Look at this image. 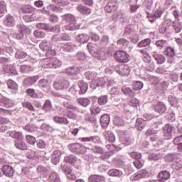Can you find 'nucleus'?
<instances>
[{
    "mask_svg": "<svg viewBox=\"0 0 182 182\" xmlns=\"http://www.w3.org/2000/svg\"><path fill=\"white\" fill-rule=\"evenodd\" d=\"M77 103L84 107H86L90 105V100L87 98H78L77 99Z\"/></svg>",
    "mask_w": 182,
    "mask_h": 182,
    "instance_id": "38",
    "label": "nucleus"
},
{
    "mask_svg": "<svg viewBox=\"0 0 182 182\" xmlns=\"http://www.w3.org/2000/svg\"><path fill=\"white\" fill-rule=\"evenodd\" d=\"M117 44L119 48H124V46H127V45H129V41L125 38H120L117 41Z\"/></svg>",
    "mask_w": 182,
    "mask_h": 182,
    "instance_id": "48",
    "label": "nucleus"
},
{
    "mask_svg": "<svg viewBox=\"0 0 182 182\" xmlns=\"http://www.w3.org/2000/svg\"><path fill=\"white\" fill-rule=\"evenodd\" d=\"M102 112V109L99 107L92 106L90 108V112L91 114H94V116H96V114H99Z\"/></svg>",
    "mask_w": 182,
    "mask_h": 182,
    "instance_id": "55",
    "label": "nucleus"
},
{
    "mask_svg": "<svg viewBox=\"0 0 182 182\" xmlns=\"http://www.w3.org/2000/svg\"><path fill=\"white\" fill-rule=\"evenodd\" d=\"M155 112H157L161 114H162V113H164V112H166V105H164V103L161 102H158L155 106Z\"/></svg>",
    "mask_w": 182,
    "mask_h": 182,
    "instance_id": "28",
    "label": "nucleus"
},
{
    "mask_svg": "<svg viewBox=\"0 0 182 182\" xmlns=\"http://www.w3.org/2000/svg\"><path fill=\"white\" fill-rule=\"evenodd\" d=\"M14 146L18 150H22L23 151L28 150V145L22 139L16 140L14 141Z\"/></svg>",
    "mask_w": 182,
    "mask_h": 182,
    "instance_id": "9",
    "label": "nucleus"
},
{
    "mask_svg": "<svg viewBox=\"0 0 182 182\" xmlns=\"http://www.w3.org/2000/svg\"><path fill=\"white\" fill-rule=\"evenodd\" d=\"M81 141H92V143H99V136H90L81 138Z\"/></svg>",
    "mask_w": 182,
    "mask_h": 182,
    "instance_id": "39",
    "label": "nucleus"
},
{
    "mask_svg": "<svg viewBox=\"0 0 182 182\" xmlns=\"http://www.w3.org/2000/svg\"><path fill=\"white\" fill-rule=\"evenodd\" d=\"M46 56L48 58L46 59H54L55 58H53V56H56V50H53L52 48L47 50L46 53Z\"/></svg>",
    "mask_w": 182,
    "mask_h": 182,
    "instance_id": "45",
    "label": "nucleus"
},
{
    "mask_svg": "<svg viewBox=\"0 0 182 182\" xmlns=\"http://www.w3.org/2000/svg\"><path fill=\"white\" fill-rule=\"evenodd\" d=\"M136 127L139 132H141L144 127H146V124H144V119L141 118L136 119Z\"/></svg>",
    "mask_w": 182,
    "mask_h": 182,
    "instance_id": "30",
    "label": "nucleus"
},
{
    "mask_svg": "<svg viewBox=\"0 0 182 182\" xmlns=\"http://www.w3.org/2000/svg\"><path fill=\"white\" fill-rule=\"evenodd\" d=\"M26 140L28 144L33 145L35 143H36V139L32 135H26Z\"/></svg>",
    "mask_w": 182,
    "mask_h": 182,
    "instance_id": "54",
    "label": "nucleus"
},
{
    "mask_svg": "<svg viewBox=\"0 0 182 182\" xmlns=\"http://www.w3.org/2000/svg\"><path fill=\"white\" fill-rule=\"evenodd\" d=\"M17 28L20 33L16 35V38L17 39H21V38H23V34L22 33V32L25 31V26L19 24V25H17Z\"/></svg>",
    "mask_w": 182,
    "mask_h": 182,
    "instance_id": "53",
    "label": "nucleus"
},
{
    "mask_svg": "<svg viewBox=\"0 0 182 182\" xmlns=\"http://www.w3.org/2000/svg\"><path fill=\"white\" fill-rule=\"evenodd\" d=\"M78 86L80 88V93L81 95H83L86 93V92H87V87H88L87 84L83 82V80H80L78 82Z\"/></svg>",
    "mask_w": 182,
    "mask_h": 182,
    "instance_id": "31",
    "label": "nucleus"
},
{
    "mask_svg": "<svg viewBox=\"0 0 182 182\" xmlns=\"http://www.w3.org/2000/svg\"><path fill=\"white\" fill-rule=\"evenodd\" d=\"M172 26L173 28V31H175V33H180L182 29L181 22L178 20H175L173 21Z\"/></svg>",
    "mask_w": 182,
    "mask_h": 182,
    "instance_id": "25",
    "label": "nucleus"
},
{
    "mask_svg": "<svg viewBox=\"0 0 182 182\" xmlns=\"http://www.w3.org/2000/svg\"><path fill=\"white\" fill-rule=\"evenodd\" d=\"M1 170L6 177H12L14 176V168L9 165H4Z\"/></svg>",
    "mask_w": 182,
    "mask_h": 182,
    "instance_id": "15",
    "label": "nucleus"
},
{
    "mask_svg": "<svg viewBox=\"0 0 182 182\" xmlns=\"http://www.w3.org/2000/svg\"><path fill=\"white\" fill-rule=\"evenodd\" d=\"M95 83L97 84V86H104L106 83V80L103 77H99L95 80Z\"/></svg>",
    "mask_w": 182,
    "mask_h": 182,
    "instance_id": "62",
    "label": "nucleus"
},
{
    "mask_svg": "<svg viewBox=\"0 0 182 182\" xmlns=\"http://www.w3.org/2000/svg\"><path fill=\"white\" fill-rule=\"evenodd\" d=\"M44 63H46V65L48 63L50 68H53V69H56V68H59L62 65V62L58 60V58L45 59Z\"/></svg>",
    "mask_w": 182,
    "mask_h": 182,
    "instance_id": "5",
    "label": "nucleus"
},
{
    "mask_svg": "<svg viewBox=\"0 0 182 182\" xmlns=\"http://www.w3.org/2000/svg\"><path fill=\"white\" fill-rule=\"evenodd\" d=\"M6 84H7V86L9 87V89H11V90H18V84L12 80H8L7 82H6Z\"/></svg>",
    "mask_w": 182,
    "mask_h": 182,
    "instance_id": "33",
    "label": "nucleus"
},
{
    "mask_svg": "<svg viewBox=\"0 0 182 182\" xmlns=\"http://www.w3.org/2000/svg\"><path fill=\"white\" fill-rule=\"evenodd\" d=\"M159 30L160 33L162 34L166 33V32H167V33H172L171 31H170V28L166 23L161 24Z\"/></svg>",
    "mask_w": 182,
    "mask_h": 182,
    "instance_id": "35",
    "label": "nucleus"
},
{
    "mask_svg": "<svg viewBox=\"0 0 182 182\" xmlns=\"http://www.w3.org/2000/svg\"><path fill=\"white\" fill-rule=\"evenodd\" d=\"M143 5L146 9L150 11V9H151V6H153V0H145Z\"/></svg>",
    "mask_w": 182,
    "mask_h": 182,
    "instance_id": "57",
    "label": "nucleus"
},
{
    "mask_svg": "<svg viewBox=\"0 0 182 182\" xmlns=\"http://www.w3.org/2000/svg\"><path fill=\"white\" fill-rule=\"evenodd\" d=\"M61 168L65 176H68V174H70V173L73 172V168L68 165H61Z\"/></svg>",
    "mask_w": 182,
    "mask_h": 182,
    "instance_id": "44",
    "label": "nucleus"
},
{
    "mask_svg": "<svg viewBox=\"0 0 182 182\" xmlns=\"http://www.w3.org/2000/svg\"><path fill=\"white\" fill-rule=\"evenodd\" d=\"M49 182H60V177L56 172H53L50 174L48 178Z\"/></svg>",
    "mask_w": 182,
    "mask_h": 182,
    "instance_id": "32",
    "label": "nucleus"
},
{
    "mask_svg": "<svg viewBox=\"0 0 182 182\" xmlns=\"http://www.w3.org/2000/svg\"><path fill=\"white\" fill-rule=\"evenodd\" d=\"M53 120L57 124H64L65 126L69 124V121L68 120V119L63 117L55 116L53 117Z\"/></svg>",
    "mask_w": 182,
    "mask_h": 182,
    "instance_id": "17",
    "label": "nucleus"
},
{
    "mask_svg": "<svg viewBox=\"0 0 182 182\" xmlns=\"http://www.w3.org/2000/svg\"><path fill=\"white\" fill-rule=\"evenodd\" d=\"M130 157L132 159H134V160H139V159H141V154L136 151L131 152L129 154Z\"/></svg>",
    "mask_w": 182,
    "mask_h": 182,
    "instance_id": "61",
    "label": "nucleus"
},
{
    "mask_svg": "<svg viewBox=\"0 0 182 182\" xmlns=\"http://www.w3.org/2000/svg\"><path fill=\"white\" fill-rule=\"evenodd\" d=\"M158 178H159L161 181L168 180V178H170V171H161L158 175Z\"/></svg>",
    "mask_w": 182,
    "mask_h": 182,
    "instance_id": "23",
    "label": "nucleus"
},
{
    "mask_svg": "<svg viewBox=\"0 0 182 182\" xmlns=\"http://www.w3.org/2000/svg\"><path fill=\"white\" fill-rule=\"evenodd\" d=\"M129 58V54L124 50H118L114 54V59L118 63H127Z\"/></svg>",
    "mask_w": 182,
    "mask_h": 182,
    "instance_id": "2",
    "label": "nucleus"
},
{
    "mask_svg": "<svg viewBox=\"0 0 182 182\" xmlns=\"http://www.w3.org/2000/svg\"><path fill=\"white\" fill-rule=\"evenodd\" d=\"M4 24L6 26H9V27L15 26V24H16L15 18H14V16H11V14H8L4 18Z\"/></svg>",
    "mask_w": 182,
    "mask_h": 182,
    "instance_id": "12",
    "label": "nucleus"
},
{
    "mask_svg": "<svg viewBox=\"0 0 182 182\" xmlns=\"http://www.w3.org/2000/svg\"><path fill=\"white\" fill-rule=\"evenodd\" d=\"M150 175L149 174V171L146 169H142L138 171L136 174L132 176L133 180L137 181L140 178H146V177H149Z\"/></svg>",
    "mask_w": 182,
    "mask_h": 182,
    "instance_id": "8",
    "label": "nucleus"
},
{
    "mask_svg": "<svg viewBox=\"0 0 182 182\" xmlns=\"http://www.w3.org/2000/svg\"><path fill=\"white\" fill-rule=\"evenodd\" d=\"M26 93L30 97H32L33 99H36V97H38V95L36 92H35V90L32 88H28L26 90Z\"/></svg>",
    "mask_w": 182,
    "mask_h": 182,
    "instance_id": "50",
    "label": "nucleus"
},
{
    "mask_svg": "<svg viewBox=\"0 0 182 182\" xmlns=\"http://www.w3.org/2000/svg\"><path fill=\"white\" fill-rule=\"evenodd\" d=\"M77 41H80V43H86V42L89 41V39H90V37L87 36V34H80L78 35L77 38Z\"/></svg>",
    "mask_w": 182,
    "mask_h": 182,
    "instance_id": "34",
    "label": "nucleus"
},
{
    "mask_svg": "<svg viewBox=\"0 0 182 182\" xmlns=\"http://www.w3.org/2000/svg\"><path fill=\"white\" fill-rule=\"evenodd\" d=\"M117 72L121 76H127L130 73V67L127 65L122 64L117 68Z\"/></svg>",
    "mask_w": 182,
    "mask_h": 182,
    "instance_id": "6",
    "label": "nucleus"
},
{
    "mask_svg": "<svg viewBox=\"0 0 182 182\" xmlns=\"http://www.w3.org/2000/svg\"><path fill=\"white\" fill-rule=\"evenodd\" d=\"M66 85H68V81L65 80H59L55 81L53 86L54 88L56 89V90H60L64 87H66Z\"/></svg>",
    "mask_w": 182,
    "mask_h": 182,
    "instance_id": "16",
    "label": "nucleus"
},
{
    "mask_svg": "<svg viewBox=\"0 0 182 182\" xmlns=\"http://www.w3.org/2000/svg\"><path fill=\"white\" fill-rule=\"evenodd\" d=\"M63 106L66 109H69L70 110H73L74 112H79V107L73 105V104H72V102L69 101H65L63 103Z\"/></svg>",
    "mask_w": 182,
    "mask_h": 182,
    "instance_id": "26",
    "label": "nucleus"
},
{
    "mask_svg": "<svg viewBox=\"0 0 182 182\" xmlns=\"http://www.w3.org/2000/svg\"><path fill=\"white\" fill-rule=\"evenodd\" d=\"M171 132H173V127L170 124H166L163 127V133H164V136L166 139H170L171 137Z\"/></svg>",
    "mask_w": 182,
    "mask_h": 182,
    "instance_id": "14",
    "label": "nucleus"
},
{
    "mask_svg": "<svg viewBox=\"0 0 182 182\" xmlns=\"http://www.w3.org/2000/svg\"><path fill=\"white\" fill-rule=\"evenodd\" d=\"M23 107L25 109H28V110H30V112H35V108L33 107V105L29 102H25L22 103Z\"/></svg>",
    "mask_w": 182,
    "mask_h": 182,
    "instance_id": "52",
    "label": "nucleus"
},
{
    "mask_svg": "<svg viewBox=\"0 0 182 182\" xmlns=\"http://www.w3.org/2000/svg\"><path fill=\"white\" fill-rule=\"evenodd\" d=\"M122 92H124V95H127L128 96H130V97L135 96L136 95L130 87L127 86H122Z\"/></svg>",
    "mask_w": 182,
    "mask_h": 182,
    "instance_id": "36",
    "label": "nucleus"
},
{
    "mask_svg": "<svg viewBox=\"0 0 182 182\" xmlns=\"http://www.w3.org/2000/svg\"><path fill=\"white\" fill-rule=\"evenodd\" d=\"M51 156V162L53 163V164L56 166V164H58L59 163V161L60 160L62 152H60V150H55L53 151Z\"/></svg>",
    "mask_w": 182,
    "mask_h": 182,
    "instance_id": "11",
    "label": "nucleus"
},
{
    "mask_svg": "<svg viewBox=\"0 0 182 182\" xmlns=\"http://www.w3.org/2000/svg\"><path fill=\"white\" fill-rule=\"evenodd\" d=\"M73 50V46H72V43H67L64 44L63 46V50L64 52H70Z\"/></svg>",
    "mask_w": 182,
    "mask_h": 182,
    "instance_id": "56",
    "label": "nucleus"
},
{
    "mask_svg": "<svg viewBox=\"0 0 182 182\" xmlns=\"http://www.w3.org/2000/svg\"><path fill=\"white\" fill-rule=\"evenodd\" d=\"M164 55L166 56L168 59H173L176 56V50L173 48L168 46L164 50Z\"/></svg>",
    "mask_w": 182,
    "mask_h": 182,
    "instance_id": "10",
    "label": "nucleus"
},
{
    "mask_svg": "<svg viewBox=\"0 0 182 182\" xmlns=\"http://www.w3.org/2000/svg\"><path fill=\"white\" fill-rule=\"evenodd\" d=\"M133 90H141L143 89V82L140 81H134L132 84Z\"/></svg>",
    "mask_w": 182,
    "mask_h": 182,
    "instance_id": "43",
    "label": "nucleus"
},
{
    "mask_svg": "<svg viewBox=\"0 0 182 182\" xmlns=\"http://www.w3.org/2000/svg\"><path fill=\"white\" fill-rule=\"evenodd\" d=\"M105 178L103 176H99V175H91L88 178L89 182H103L105 181Z\"/></svg>",
    "mask_w": 182,
    "mask_h": 182,
    "instance_id": "21",
    "label": "nucleus"
},
{
    "mask_svg": "<svg viewBox=\"0 0 182 182\" xmlns=\"http://www.w3.org/2000/svg\"><path fill=\"white\" fill-rule=\"evenodd\" d=\"M21 11L23 12V14H31V12L33 11V9H32V7H31L29 5H23L21 7Z\"/></svg>",
    "mask_w": 182,
    "mask_h": 182,
    "instance_id": "47",
    "label": "nucleus"
},
{
    "mask_svg": "<svg viewBox=\"0 0 182 182\" xmlns=\"http://www.w3.org/2000/svg\"><path fill=\"white\" fill-rule=\"evenodd\" d=\"M77 11L82 14V15H90L91 10L90 8H87L82 4H79L76 7Z\"/></svg>",
    "mask_w": 182,
    "mask_h": 182,
    "instance_id": "18",
    "label": "nucleus"
},
{
    "mask_svg": "<svg viewBox=\"0 0 182 182\" xmlns=\"http://www.w3.org/2000/svg\"><path fill=\"white\" fill-rule=\"evenodd\" d=\"M151 42V40H150V38H145L138 43L137 46L138 48H146V46H149Z\"/></svg>",
    "mask_w": 182,
    "mask_h": 182,
    "instance_id": "41",
    "label": "nucleus"
},
{
    "mask_svg": "<svg viewBox=\"0 0 182 182\" xmlns=\"http://www.w3.org/2000/svg\"><path fill=\"white\" fill-rule=\"evenodd\" d=\"M43 109L46 112H50L52 110V102L49 100H46L44 105H43Z\"/></svg>",
    "mask_w": 182,
    "mask_h": 182,
    "instance_id": "51",
    "label": "nucleus"
},
{
    "mask_svg": "<svg viewBox=\"0 0 182 182\" xmlns=\"http://www.w3.org/2000/svg\"><path fill=\"white\" fill-rule=\"evenodd\" d=\"M77 160V158L76 157V156L72 154L66 156L64 158V161L65 163H68V164H71V166H75V164L76 163Z\"/></svg>",
    "mask_w": 182,
    "mask_h": 182,
    "instance_id": "22",
    "label": "nucleus"
},
{
    "mask_svg": "<svg viewBox=\"0 0 182 182\" xmlns=\"http://www.w3.org/2000/svg\"><path fill=\"white\" fill-rule=\"evenodd\" d=\"M107 174L111 177H121L122 171L117 169H110L109 171H108Z\"/></svg>",
    "mask_w": 182,
    "mask_h": 182,
    "instance_id": "37",
    "label": "nucleus"
},
{
    "mask_svg": "<svg viewBox=\"0 0 182 182\" xmlns=\"http://www.w3.org/2000/svg\"><path fill=\"white\" fill-rule=\"evenodd\" d=\"M107 101H108V98L107 95H102L97 100L98 105H100V106H105V105L107 103Z\"/></svg>",
    "mask_w": 182,
    "mask_h": 182,
    "instance_id": "46",
    "label": "nucleus"
},
{
    "mask_svg": "<svg viewBox=\"0 0 182 182\" xmlns=\"http://www.w3.org/2000/svg\"><path fill=\"white\" fill-rule=\"evenodd\" d=\"M156 45L159 48H164L167 46V41L164 40H159L156 42Z\"/></svg>",
    "mask_w": 182,
    "mask_h": 182,
    "instance_id": "63",
    "label": "nucleus"
},
{
    "mask_svg": "<svg viewBox=\"0 0 182 182\" xmlns=\"http://www.w3.org/2000/svg\"><path fill=\"white\" fill-rule=\"evenodd\" d=\"M63 18L67 23L65 26V29H67V31H75V29H77V27L76 26V18H75L73 15L70 14H65L63 16Z\"/></svg>",
    "mask_w": 182,
    "mask_h": 182,
    "instance_id": "1",
    "label": "nucleus"
},
{
    "mask_svg": "<svg viewBox=\"0 0 182 182\" xmlns=\"http://www.w3.org/2000/svg\"><path fill=\"white\" fill-rule=\"evenodd\" d=\"M10 137L16 139V140H22L23 139V134L21 132L11 131L9 132Z\"/></svg>",
    "mask_w": 182,
    "mask_h": 182,
    "instance_id": "24",
    "label": "nucleus"
},
{
    "mask_svg": "<svg viewBox=\"0 0 182 182\" xmlns=\"http://www.w3.org/2000/svg\"><path fill=\"white\" fill-rule=\"evenodd\" d=\"M50 84L51 82L46 79H41L38 82L39 87H41L42 89H48V87H50Z\"/></svg>",
    "mask_w": 182,
    "mask_h": 182,
    "instance_id": "27",
    "label": "nucleus"
},
{
    "mask_svg": "<svg viewBox=\"0 0 182 182\" xmlns=\"http://www.w3.org/2000/svg\"><path fill=\"white\" fill-rule=\"evenodd\" d=\"M168 102L171 106H177L178 105V100L173 95L168 96Z\"/></svg>",
    "mask_w": 182,
    "mask_h": 182,
    "instance_id": "49",
    "label": "nucleus"
},
{
    "mask_svg": "<svg viewBox=\"0 0 182 182\" xmlns=\"http://www.w3.org/2000/svg\"><path fill=\"white\" fill-rule=\"evenodd\" d=\"M173 144L177 146L178 151H182V135L174 138Z\"/></svg>",
    "mask_w": 182,
    "mask_h": 182,
    "instance_id": "29",
    "label": "nucleus"
},
{
    "mask_svg": "<svg viewBox=\"0 0 182 182\" xmlns=\"http://www.w3.org/2000/svg\"><path fill=\"white\" fill-rule=\"evenodd\" d=\"M15 57L16 59H23L26 58V53L22 50H18L16 53Z\"/></svg>",
    "mask_w": 182,
    "mask_h": 182,
    "instance_id": "58",
    "label": "nucleus"
},
{
    "mask_svg": "<svg viewBox=\"0 0 182 182\" xmlns=\"http://www.w3.org/2000/svg\"><path fill=\"white\" fill-rule=\"evenodd\" d=\"M71 147L74 153H77L79 154H83V153H86V147L79 143L72 144Z\"/></svg>",
    "mask_w": 182,
    "mask_h": 182,
    "instance_id": "7",
    "label": "nucleus"
},
{
    "mask_svg": "<svg viewBox=\"0 0 182 182\" xmlns=\"http://www.w3.org/2000/svg\"><path fill=\"white\" fill-rule=\"evenodd\" d=\"M38 80H39V75L28 77L23 80V86H24V87H29V86L35 85Z\"/></svg>",
    "mask_w": 182,
    "mask_h": 182,
    "instance_id": "3",
    "label": "nucleus"
},
{
    "mask_svg": "<svg viewBox=\"0 0 182 182\" xmlns=\"http://www.w3.org/2000/svg\"><path fill=\"white\" fill-rule=\"evenodd\" d=\"M152 56L159 65H163V63L166 62V57L161 54L157 53L156 52H154Z\"/></svg>",
    "mask_w": 182,
    "mask_h": 182,
    "instance_id": "19",
    "label": "nucleus"
},
{
    "mask_svg": "<svg viewBox=\"0 0 182 182\" xmlns=\"http://www.w3.org/2000/svg\"><path fill=\"white\" fill-rule=\"evenodd\" d=\"M146 79L151 85H159V78L156 76L147 75Z\"/></svg>",
    "mask_w": 182,
    "mask_h": 182,
    "instance_id": "42",
    "label": "nucleus"
},
{
    "mask_svg": "<svg viewBox=\"0 0 182 182\" xmlns=\"http://www.w3.org/2000/svg\"><path fill=\"white\" fill-rule=\"evenodd\" d=\"M33 35L36 38H38V39H43L46 34L43 31H35L33 32Z\"/></svg>",
    "mask_w": 182,
    "mask_h": 182,
    "instance_id": "60",
    "label": "nucleus"
},
{
    "mask_svg": "<svg viewBox=\"0 0 182 182\" xmlns=\"http://www.w3.org/2000/svg\"><path fill=\"white\" fill-rule=\"evenodd\" d=\"M25 129L27 132H30L32 133V132H36V130H38V127L33 124H28L25 127Z\"/></svg>",
    "mask_w": 182,
    "mask_h": 182,
    "instance_id": "64",
    "label": "nucleus"
},
{
    "mask_svg": "<svg viewBox=\"0 0 182 182\" xmlns=\"http://www.w3.org/2000/svg\"><path fill=\"white\" fill-rule=\"evenodd\" d=\"M117 8H119L117 2H116V1H110L105 6V11L108 14H111L112 12H116Z\"/></svg>",
    "mask_w": 182,
    "mask_h": 182,
    "instance_id": "4",
    "label": "nucleus"
},
{
    "mask_svg": "<svg viewBox=\"0 0 182 182\" xmlns=\"http://www.w3.org/2000/svg\"><path fill=\"white\" fill-rule=\"evenodd\" d=\"M41 49H42V50H49V49L52 48V46H50V43H48L46 41H43L40 45H39Z\"/></svg>",
    "mask_w": 182,
    "mask_h": 182,
    "instance_id": "40",
    "label": "nucleus"
},
{
    "mask_svg": "<svg viewBox=\"0 0 182 182\" xmlns=\"http://www.w3.org/2000/svg\"><path fill=\"white\" fill-rule=\"evenodd\" d=\"M104 136L107 140V141H108L109 143H114V141L116 140V137L114 136V134H113V132H110V131H106L105 132H104Z\"/></svg>",
    "mask_w": 182,
    "mask_h": 182,
    "instance_id": "20",
    "label": "nucleus"
},
{
    "mask_svg": "<svg viewBox=\"0 0 182 182\" xmlns=\"http://www.w3.org/2000/svg\"><path fill=\"white\" fill-rule=\"evenodd\" d=\"M6 12V4L5 1H0V15H4Z\"/></svg>",
    "mask_w": 182,
    "mask_h": 182,
    "instance_id": "59",
    "label": "nucleus"
},
{
    "mask_svg": "<svg viewBox=\"0 0 182 182\" xmlns=\"http://www.w3.org/2000/svg\"><path fill=\"white\" fill-rule=\"evenodd\" d=\"M100 124L102 127L106 129L110 123V117L107 114H104L100 119Z\"/></svg>",
    "mask_w": 182,
    "mask_h": 182,
    "instance_id": "13",
    "label": "nucleus"
}]
</instances>
